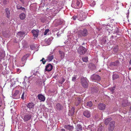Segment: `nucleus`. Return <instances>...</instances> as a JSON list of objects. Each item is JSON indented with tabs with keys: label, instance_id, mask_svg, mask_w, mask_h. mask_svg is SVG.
<instances>
[{
	"label": "nucleus",
	"instance_id": "9b49d317",
	"mask_svg": "<svg viewBox=\"0 0 131 131\" xmlns=\"http://www.w3.org/2000/svg\"><path fill=\"white\" fill-rule=\"evenodd\" d=\"M55 108L58 110L60 111L63 109V106L60 104L58 103L55 106Z\"/></svg>",
	"mask_w": 131,
	"mask_h": 131
},
{
	"label": "nucleus",
	"instance_id": "2eb2a0df",
	"mask_svg": "<svg viewBox=\"0 0 131 131\" xmlns=\"http://www.w3.org/2000/svg\"><path fill=\"white\" fill-rule=\"evenodd\" d=\"M54 58V56L52 54V53H51L47 57V59L46 60L47 61H51Z\"/></svg>",
	"mask_w": 131,
	"mask_h": 131
},
{
	"label": "nucleus",
	"instance_id": "864d4df0",
	"mask_svg": "<svg viewBox=\"0 0 131 131\" xmlns=\"http://www.w3.org/2000/svg\"><path fill=\"white\" fill-rule=\"evenodd\" d=\"M129 111H130V112H131V106H130L129 107Z\"/></svg>",
	"mask_w": 131,
	"mask_h": 131
},
{
	"label": "nucleus",
	"instance_id": "4c0bfd02",
	"mask_svg": "<svg viewBox=\"0 0 131 131\" xmlns=\"http://www.w3.org/2000/svg\"><path fill=\"white\" fill-rule=\"evenodd\" d=\"M83 61L84 62H87L88 61V58L87 57H86L84 58H83L82 59Z\"/></svg>",
	"mask_w": 131,
	"mask_h": 131
},
{
	"label": "nucleus",
	"instance_id": "0eeeda50",
	"mask_svg": "<svg viewBox=\"0 0 131 131\" xmlns=\"http://www.w3.org/2000/svg\"><path fill=\"white\" fill-rule=\"evenodd\" d=\"M81 83L83 86L84 88H86L88 86V83L87 80L85 78L81 79Z\"/></svg>",
	"mask_w": 131,
	"mask_h": 131
},
{
	"label": "nucleus",
	"instance_id": "13d9d810",
	"mask_svg": "<svg viewBox=\"0 0 131 131\" xmlns=\"http://www.w3.org/2000/svg\"><path fill=\"white\" fill-rule=\"evenodd\" d=\"M111 37L112 38H114V36H112Z\"/></svg>",
	"mask_w": 131,
	"mask_h": 131
},
{
	"label": "nucleus",
	"instance_id": "f3484780",
	"mask_svg": "<svg viewBox=\"0 0 131 131\" xmlns=\"http://www.w3.org/2000/svg\"><path fill=\"white\" fill-rule=\"evenodd\" d=\"M27 107L30 110L34 108L35 106L34 104L32 102H30L26 104Z\"/></svg>",
	"mask_w": 131,
	"mask_h": 131
},
{
	"label": "nucleus",
	"instance_id": "c85d7f7f",
	"mask_svg": "<svg viewBox=\"0 0 131 131\" xmlns=\"http://www.w3.org/2000/svg\"><path fill=\"white\" fill-rule=\"evenodd\" d=\"M119 78V75L118 74L115 73L113 74L112 75V79L113 80H114L118 79Z\"/></svg>",
	"mask_w": 131,
	"mask_h": 131
},
{
	"label": "nucleus",
	"instance_id": "58836bf2",
	"mask_svg": "<svg viewBox=\"0 0 131 131\" xmlns=\"http://www.w3.org/2000/svg\"><path fill=\"white\" fill-rule=\"evenodd\" d=\"M4 56V54L3 52H0V59H1L3 58Z\"/></svg>",
	"mask_w": 131,
	"mask_h": 131
},
{
	"label": "nucleus",
	"instance_id": "c756f323",
	"mask_svg": "<svg viewBox=\"0 0 131 131\" xmlns=\"http://www.w3.org/2000/svg\"><path fill=\"white\" fill-rule=\"evenodd\" d=\"M76 129L78 131H81L82 130V126L79 124H78L76 126Z\"/></svg>",
	"mask_w": 131,
	"mask_h": 131
},
{
	"label": "nucleus",
	"instance_id": "6e6d98bb",
	"mask_svg": "<svg viewBox=\"0 0 131 131\" xmlns=\"http://www.w3.org/2000/svg\"><path fill=\"white\" fill-rule=\"evenodd\" d=\"M34 71V70H32L31 71V73H33V74H34V73H33V72Z\"/></svg>",
	"mask_w": 131,
	"mask_h": 131
},
{
	"label": "nucleus",
	"instance_id": "393cba45",
	"mask_svg": "<svg viewBox=\"0 0 131 131\" xmlns=\"http://www.w3.org/2000/svg\"><path fill=\"white\" fill-rule=\"evenodd\" d=\"M112 119L111 118H108L105 119L104 121V122L106 125H107L109 123L112 121Z\"/></svg>",
	"mask_w": 131,
	"mask_h": 131
},
{
	"label": "nucleus",
	"instance_id": "79ce46f5",
	"mask_svg": "<svg viewBox=\"0 0 131 131\" xmlns=\"http://www.w3.org/2000/svg\"><path fill=\"white\" fill-rule=\"evenodd\" d=\"M9 0H4V3L5 4H6L8 3L9 2Z\"/></svg>",
	"mask_w": 131,
	"mask_h": 131
},
{
	"label": "nucleus",
	"instance_id": "bb28decb",
	"mask_svg": "<svg viewBox=\"0 0 131 131\" xmlns=\"http://www.w3.org/2000/svg\"><path fill=\"white\" fill-rule=\"evenodd\" d=\"M122 106L123 107H125L128 105V101L126 100L123 99L122 101Z\"/></svg>",
	"mask_w": 131,
	"mask_h": 131
},
{
	"label": "nucleus",
	"instance_id": "f704fd0d",
	"mask_svg": "<svg viewBox=\"0 0 131 131\" xmlns=\"http://www.w3.org/2000/svg\"><path fill=\"white\" fill-rule=\"evenodd\" d=\"M26 79H27V78H25V79H24V81L23 82V84L24 85L23 87H22L23 89L25 88L26 87V82L25 81V80Z\"/></svg>",
	"mask_w": 131,
	"mask_h": 131
},
{
	"label": "nucleus",
	"instance_id": "f257e3e1",
	"mask_svg": "<svg viewBox=\"0 0 131 131\" xmlns=\"http://www.w3.org/2000/svg\"><path fill=\"white\" fill-rule=\"evenodd\" d=\"M32 113H27L24 114L22 118L24 122H26L31 120L32 118Z\"/></svg>",
	"mask_w": 131,
	"mask_h": 131
},
{
	"label": "nucleus",
	"instance_id": "20e7f679",
	"mask_svg": "<svg viewBox=\"0 0 131 131\" xmlns=\"http://www.w3.org/2000/svg\"><path fill=\"white\" fill-rule=\"evenodd\" d=\"M115 121H111L108 124V130L109 131H113L115 127Z\"/></svg>",
	"mask_w": 131,
	"mask_h": 131
},
{
	"label": "nucleus",
	"instance_id": "a211bd4d",
	"mask_svg": "<svg viewBox=\"0 0 131 131\" xmlns=\"http://www.w3.org/2000/svg\"><path fill=\"white\" fill-rule=\"evenodd\" d=\"M83 114L84 116L88 118L90 117L91 115L90 112L88 111H84L83 112Z\"/></svg>",
	"mask_w": 131,
	"mask_h": 131
},
{
	"label": "nucleus",
	"instance_id": "c9c22d12",
	"mask_svg": "<svg viewBox=\"0 0 131 131\" xmlns=\"http://www.w3.org/2000/svg\"><path fill=\"white\" fill-rule=\"evenodd\" d=\"M65 79L64 78H62L61 79V80H60L59 82V83L62 84L65 81Z\"/></svg>",
	"mask_w": 131,
	"mask_h": 131
},
{
	"label": "nucleus",
	"instance_id": "ddd939ff",
	"mask_svg": "<svg viewBox=\"0 0 131 131\" xmlns=\"http://www.w3.org/2000/svg\"><path fill=\"white\" fill-rule=\"evenodd\" d=\"M52 40L51 38H49L48 39H46L45 40V44L46 46L49 45L51 43Z\"/></svg>",
	"mask_w": 131,
	"mask_h": 131
},
{
	"label": "nucleus",
	"instance_id": "72a5a7b5",
	"mask_svg": "<svg viewBox=\"0 0 131 131\" xmlns=\"http://www.w3.org/2000/svg\"><path fill=\"white\" fill-rule=\"evenodd\" d=\"M57 23V24L55 25L56 26H57L58 25H61L63 23L62 21H61L60 19H58L57 20V21H56Z\"/></svg>",
	"mask_w": 131,
	"mask_h": 131
},
{
	"label": "nucleus",
	"instance_id": "603ef678",
	"mask_svg": "<svg viewBox=\"0 0 131 131\" xmlns=\"http://www.w3.org/2000/svg\"><path fill=\"white\" fill-rule=\"evenodd\" d=\"M115 87H113V88H112V90H114L115 89Z\"/></svg>",
	"mask_w": 131,
	"mask_h": 131
},
{
	"label": "nucleus",
	"instance_id": "aec40b11",
	"mask_svg": "<svg viewBox=\"0 0 131 131\" xmlns=\"http://www.w3.org/2000/svg\"><path fill=\"white\" fill-rule=\"evenodd\" d=\"M38 97L39 99L41 101H44L45 100V97L41 94H39L38 95Z\"/></svg>",
	"mask_w": 131,
	"mask_h": 131
},
{
	"label": "nucleus",
	"instance_id": "4468645a",
	"mask_svg": "<svg viewBox=\"0 0 131 131\" xmlns=\"http://www.w3.org/2000/svg\"><path fill=\"white\" fill-rule=\"evenodd\" d=\"M119 62L118 61H116L114 62H112L110 64V66L111 67L114 66H117L119 65Z\"/></svg>",
	"mask_w": 131,
	"mask_h": 131
},
{
	"label": "nucleus",
	"instance_id": "37998d69",
	"mask_svg": "<svg viewBox=\"0 0 131 131\" xmlns=\"http://www.w3.org/2000/svg\"><path fill=\"white\" fill-rule=\"evenodd\" d=\"M18 9H21L23 10H25V9L24 7H21L19 8H18Z\"/></svg>",
	"mask_w": 131,
	"mask_h": 131
},
{
	"label": "nucleus",
	"instance_id": "b1692460",
	"mask_svg": "<svg viewBox=\"0 0 131 131\" xmlns=\"http://www.w3.org/2000/svg\"><path fill=\"white\" fill-rule=\"evenodd\" d=\"M86 107L87 108L90 107L93 105L92 102L91 101H89L85 104Z\"/></svg>",
	"mask_w": 131,
	"mask_h": 131
},
{
	"label": "nucleus",
	"instance_id": "09e8293b",
	"mask_svg": "<svg viewBox=\"0 0 131 131\" xmlns=\"http://www.w3.org/2000/svg\"><path fill=\"white\" fill-rule=\"evenodd\" d=\"M115 29L116 30V31H114V32L116 33H118L119 32L118 29L117 28H116Z\"/></svg>",
	"mask_w": 131,
	"mask_h": 131
},
{
	"label": "nucleus",
	"instance_id": "39448f33",
	"mask_svg": "<svg viewBox=\"0 0 131 131\" xmlns=\"http://www.w3.org/2000/svg\"><path fill=\"white\" fill-rule=\"evenodd\" d=\"M86 51V49L82 46H80L78 49V52L80 54H84Z\"/></svg>",
	"mask_w": 131,
	"mask_h": 131
},
{
	"label": "nucleus",
	"instance_id": "7c9ffc66",
	"mask_svg": "<svg viewBox=\"0 0 131 131\" xmlns=\"http://www.w3.org/2000/svg\"><path fill=\"white\" fill-rule=\"evenodd\" d=\"M118 46L117 45L115 46L113 48V51L115 53H117L119 51Z\"/></svg>",
	"mask_w": 131,
	"mask_h": 131
},
{
	"label": "nucleus",
	"instance_id": "a878e982",
	"mask_svg": "<svg viewBox=\"0 0 131 131\" xmlns=\"http://www.w3.org/2000/svg\"><path fill=\"white\" fill-rule=\"evenodd\" d=\"M74 107H72L69 111L68 113L69 115L70 116H72L74 113Z\"/></svg>",
	"mask_w": 131,
	"mask_h": 131
},
{
	"label": "nucleus",
	"instance_id": "4d7b16f0",
	"mask_svg": "<svg viewBox=\"0 0 131 131\" xmlns=\"http://www.w3.org/2000/svg\"><path fill=\"white\" fill-rule=\"evenodd\" d=\"M129 63L130 64H131V60H130V61H129Z\"/></svg>",
	"mask_w": 131,
	"mask_h": 131
},
{
	"label": "nucleus",
	"instance_id": "3c124183",
	"mask_svg": "<svg viewBox=\"0 0 131 131\" xmlns=\"http://www.w3.org/2000/svg\"><path fill=\"white\" fill-rule=\"evenodd\" d=\"M25 43V44H27V42L25 41H23V43Z\"/></svg>",
	"mask_w": 131,
	"mask_h": 131
},
{
	"label": "nucleus",
	"instance_id": "a19ab883",
	"mask_svg": "<svg viewBox=\"0 0 131 131\" xmlns=\"http://www.w3.org/2000/svg\"><path fill=\"white\" fill-rule=\"evenodd\" d=\"M30 47L31 49L32 50H34L35 48V46H34L33 45H30Z\"/></svg>",
	"mask_w": 131,
	"mask_h": 131
},
{
	"label": "nucleus",
	"instance_id": "4be33fe9",
	"mask_svg": "<svg viewBox=\"0 0 131 131\" xmlns=\"http://www.w3.org/2000/svg\"><path fill=\"white\" fill-rule=\"evenodd\" d=\"M32 33L33 34V36L35 37H37L38 34V30H32L31 31Z\"/></svg>",
	"mask_w": 131,
	"mask_h": 131
},
{
	"label": "nucleus",
	"instance_id": "cd10ccee",
	"mask_svg": "<svg viewBox=\"0 0 131 131\" xmlns=\"http://www.w3.org/2000/svg\"><path fill=\"white\" fill-rule=\"evenodd\" d=\"M59 54L60 55L61 59H63L65 56V53L64 52L61 50L59 51Z\"/></svg>",
	"mask_w": 131,
	"mask_h": 131
},
{
	"label": "nucleus",
	"instance_id": "423d86ee",
	"mask_svg": "<svg viewBox=\"0 0 131 131\" xmlns=\"http://www.w3.org/2000/svg\"><path fill=\"white\" fill-rule=\"evenodd\" d=\"M91 78L93 81L97 82L101 80L100 77L99 75L96 74H93L91 76Z\"/></svg>",
	"mask_w": 131,
	"mask_h": 131
},
{
	"label": "nucleus",
	"instance_id": "f03ea898",
	"mask_svg": "<svg viewBox=\"0 0 131 131\" xmlns=\"http://www.w3.org/2000/svg\"><path fill=\"white\" fill-rule=\"evenodd\" d=\"M78 36L79 37H85L88 35V31L85 28L82 30H80L78 31Z\"/></svg>",
	"mask_w": 131,
	"mask_h": 131
},
{
	"label": "nucleus",
	"instance_id": "c03bdc74",
	"mask_svg": "<svg viewBox=\"0 0 131 131\" xmlns=\"http://www.w3.org/2000/svg\"><path fill=\"white\" fill-rule=\"evenodd\" d=\"M72 18L74 20H75L77 18V16H74L72 17Z\"/></svg>",
	"mask_w": 131,
	"mask_h": 131
},
{
	"label": "nucleus",
	"instance_id": "2f4dec72",
	"mask_svg": "<svg viewBox=\"0 0 131 131\" xmlns=\"http://www.w3.org/2000/svg\"><path fill=\"white\" fill-rule=\"evenodd\" d=\"M25 15L24 13H21L20 14L19 17L21 19L23 20L25 18Z\"/></svg>",
	"mask_w": 131,
	"mask_h": 131
},
{
	"label": "nucleus",
	"instance_id": "1a4fd4ad",
	"mask_svg": "<svg viewBox=\"0 0 131 131\" xmlns=\"http://www.w3.org/2000/svg\"><path fill=\"white\" fill-rule=\"evenodd\" d=\"M20 93L19 90H16L15 91L13 96L14 98L18 99L20 98Z\"/></svg>",
	"mask_w": 131,
	"mask_h": 131
},
{
	"label": "nucleus",
	"instance_id": "ea45409f",
	"mask_svg": "<svg viewBox=\"0 0 131 131\" xmlns=\"http://www.w3.org/2000/svg\"><path fill=\"white\" fill-rule=\"evenodd\" d=\"M46 61H47L46 60H45V59L44 58H42V59L41 60H40V61H41L42 62V63L43 64H44L46 62Z\"/></svg>",
	"mask_w": 131,
	"mask_h": 131
},
{
	"label": "nucleus",
	"instance_id": "473e14b6",
	"mask_svg": "<svg viewBox=\"0 0 131 131\" xmlns=\"http://www.w3.org/2000/svg\"><path fill=\"white\" fill-rule=\"evenodd\" d=\"M28 56V54L24 55L21 58V61H24L25 60H27V58Z\"/></svg>",
	"mask_w": 131,
	"mask_h": 131
},
{
	"label": "nucleus",
	"instance_id": "5fc2aeb1",
	"mask_svg": "<svg viewBox=\"0 0 131 131\" xmlns=\"http://www.w3.org/2000/svg\"><path fill=\"white\" fill-rule=\"evenodd\" d=\"M61 131H65V130L64 129H62L61 130Z\"/></svg>",
	"mask_w": 131,
	"mask_h": 131
},
{
	"label": "nucleus",
	"instance_id": "7ed1b4c3",
	"mask_svg": "<svg viewBox=\"0 0 131 131\" xmlns=\"http://www.w3.org/2000/svg\"><path fill=\"white\" fill-rule=\"evenodd\" d=\"M82 3L81 0H76L75 4L72 3V6L75 8L79 9L82 7Z\"/></svg>",
	"mask_w": 131,
	"mask_h": 131
},
{
	"label": "nucleus",
	"instance_id": "5701e85b",
	"mask_svg": "<svg viewBox=\"0 0 131 131\" xmlns=\"http://www.w3.org/2000/svg\"><path fill=\"white\" fill-rule=\"evenodd\" d=\"M6 15L7 17L9 18L10 16V10L9 8H7L5 9Z\"/></svg>",
	"mask_w": 131,
	"mask_h": 131
},
{
	"label": "nucleus",
	"instance_id": "052dcab7",
	"mask_svg": "<svg viewBox=\"0 0 131 131\" xmlns=\"http://www.w3.org/2000/svg\"><path fill=\"white\" fill-rule=\"evenodd\" d=\"M97 91H98V90H96V91H95V92H96Z\"/></svg>",
	"mask_w": 131,
	"mask_h": 131
},
{
	"label": "nucleus",
	"instance_id": "680f3d73",
	"mask_svg": "<svg viewBox=\"0 0 131 131\" xmlns=\"http://www.w3.org/2000/svg\"><path fill=\"white\" fill-rule=\"evenodd\" d=\"M93 2H94V3H95V2H94V1H93Z\"/></svg>",
	"mask_w": 131,
	"mask_h": 131
},
{
	"label": "nucleus",
	"instance_id": "bf43d9fd",
	"mask_svg": "<svg viewBox=\"0 0 131 131\" xmlns=\"http://www.w3.org/2000/svg\"><path fill=\"white\" fill-rule=\"evenodd\" d=\"M84 44H85L84 43V42H83V43L82 44V45H84Z\"/></svg>",
	"mask_w": 131,
	"mask_h": 131
},
{
	"label": "nucleus",
	"instance_id": "8fccbe9b",
	"mask_svg": "<svg viewBox=\"0 0 131 131\" xmlns=\"http://www.w3.org/2000/svg\"><path fill=\"white\" fill-rule=\"evenodd\" d=\"M23 4L24 3V0H19Z\"/></svg>",
	"mask_w": 131,
	"mask_h": 131
},
{
	"label": "nucleus",
	"instance_id": "6e6552de",
	"mask_svg": "<svg viewBox=\"0 0 131 131\" xmlns=\"http://www.w3.org/2000/svg\"><path fill=\"white\" fill-rule=\"evenodd\" d=\"M85 18V16L83 14L80 13L79 14H78L77 15V19L80 21L84 20Z\"/></svg>",
	"mask_w": 131,
	"mask_h": 131
},
{
	"label": "nucleus",
	"instance_id": "de8ad7c7",
	"mask_svg": "<svg viewBox=\"0 0 131 131\" xmlns=\"http://www.w3.org/2000/svg\"><path fill=\"white\" fill-rule=\"evenodd\" d=\"M21 98L23 100L24 99V93L23 92V94L22 95Z\"/></svg>",
	"mask_w": 131,
	"mask_h": 131
},
{
	"label": "nucleus",
	"instance_id": "e433bc0d",
	"mask_svg": "<svg viewBox=\"0 0 131 131\" xmlns=\"http://www.w3.org/2000/svg\"><path fill=\"white\" fill-rule=\"evenodd\" d=\"M50 31L49 29H47L45 30L44 33V34L45 35H47V33Z\"/></svg>",
	"mask_w": 131,
	"mask_h": 131
},
{
	"label": "nucleus",
	"instance_id": "dca6fc26",
	"mask_svg": "<svg viewBox=\"0 0 131 131\" xmlns=\"http://www.w3.org/2000/svg\"><path fill=\"white\" fill-rule=\"evenodd\" d=\"M82 102L81 99L80 97H77L76 98V99L75 101V104L77 106H78Z\"/></svg>",
	"mask_w": 131,
	"mask_h": 131
},
{
	"label": "nucleus",
	"instance_id": "6ab92c4d",
	"mask_svg": "<svg viewBox=\"0 0 131 131\" xmlns=\"http://www.w3.org/2000/svg\"><path fill=\"white\" fill-rule=\"evenodd\" d=\"M98 106L99 110H104L105 109V105L104 104L100 103L98 104Z\"/></svg>",
	"mask_w": 131,
	"mask_h": 131
},
{
	"label": "nucleus",
	"instance_id": "49530a36",
	"mask_svg": "<svg viewBox=\"0 0 131 131\" xmlns=\"http://www.w3.org/2000/svg\"><path fill=\"white\" fill-rule=\"evenodd\" d=\"M76 78V77L75 76L73 77L72 78V80L73 81H75Z\"/></svg>",
	"mask_w": 131,
	"mask_h": 131
},
{
	"label": "nucleus",
	"instance_id": "f8f14e48",
	"mask_svg": "<svg viewBox=\"0 0 131 131\" xmlns=\"http://www.w3.org/2000/svg\"><path fill=\"white\" fill-rule=\"evenodd\" d=\"M25 34V32H19L17 34L16 36L20 39H23L24 35Z\"/></svg>",
	"mask_w": 131,
	"mask_h": 131
},
{
	"label": "nucleus",
	"instance_id": "9d476101",
	"mask_svg": "<svg viewBox=\"0 0 131 131\" xmlns=\"http://www.w3.org/2000/svg\"><path fill=\"white\" fill-rule=\"evenodd\" d=\"M53 68V66L51 64H49L46 65V67L45 71H50Z\"/></svg>",
	"mask_w": 131,
	"mask_h": 131
},
{
	"label": "nucleus",
	"instance_id": "412c9836",
	"mask_svg": "<svg viewBox=\"0 0 131 131\" xmlns=\"http://www.w3.org/2000/svg\"><path fill=\"white\" fill-rule=\"evenodd\" d=\"M64 128L69 131H72L73 129V127L70 125H66L64 126Z\"/></svg>",
	"mask_w": 131,
	"mask_h": 131
},
{
	"label": "nucleus",
	"instance_id": "a18cd8bd",
	"mask_svg": "<svg viewBox=\"0 0 131 131\" xmlns=\"http://www.w3.org/2000/svg\"><path fill=\"white\" fill-rule=\"evenodd\" d=\"M16 70L17 72L18 73H19L21 72V70L19 69H17Z\"/></svg>",
	"mask_w": 131,
	"mask_h": 131
}]
</instances>
